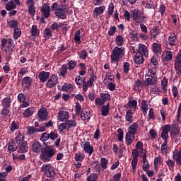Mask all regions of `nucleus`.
<instances>
[{
	"instance_id": "e2e57ef3",
	"label": "nucleus",
	"mask_w": 181,
	"mask_h": 181,
	"mask_svg": "<svg viewBox=\"0 0 181 181\" xmlns=\"http://www.w3.org/2000/svg\"><path fill=\"white\" fill-rule=\"evenodd\" d=\"M107 13L109 16H112V13H114V4L110 3L108 9H107Z\"/></svg>"
},
{
	"instance_id": "13d9d810",
	"label": "nucleus",
	"mask_w": 181,
	"mask_h": 181,
	"mask_svg": "<svg viewBox=\"0 0 181 181\" xmlns=\"http://www.w3.org/2000/svg\"><path fill=\"white\" fill-rule=\"evenodd\" d=\"M97 180H98V175L95 173H92L87 177V181H97Z\"/></svg>"
},
{
	"instance_id": "3c124183",
	"label": "nucleus",
	"mask_w": 181,
	"mask_h": 181,
	"mask_svg": "<svg viewBox=\"0 0 181 181\" xmlns=\"http://www.w3.org/2000/svg\"><path fill=\"white\" fill-rule=\"evenodd\" d=\"M1 114L4 118L9 117V115H11V110H9V107H3V109L1 110Z\"/></svg>"
},
{
	"instance_id": "864d4df0",
	"label": "nucleus",
	"mask_w": 181,
	"mask_h": 181,
	"mask_svg": "<svg viewBox=\"0 0 181 181\" xmlns=\"http://www.w3.org/2000/svg\"><path fill=\"white\" fill-rule=\"evenodd\" d=\"M141 5H146L145 8L146 9H153V2L152 1H148L146 3L145 1L141 2Z\"/></svg>"
},
{
	"instance_id": "09e8293b",
	"label": "nucleus",
	"mask_w": 181,
	"mask_h": 181,
	"mask_svg": "<svg viewBox=\"0 0 181 181\" xmlns=\"http://www.w3.org/2000/svg\"><path fill=\"white\" fill-rule=\"evenodd\" d=\"M16 4L13 2V1H9L6 5V9L7 11H11L12 9H16Z\"/></svg>"
},
{
	"instance_id": "0e129e2a",
	"label": "nucleus",
	"mask_w": 181,
	"mask_h": 181,
	"mask_svg": "<svg viewBox=\"0 0 181 181\" xmlns=\"http://www.w3.org/2000/svg\"><path fill=\"white\" fill-rule=\"evenodd\" d=\"M95 105H98V107H101V105H104V104H105V103L101 98H95Z\"/></svg>"
},
{
	"instance_id": "393cba45",
	"label": "nucleus",
	"mask_w": 181,
	"mask_h": 181,
	"mask_svg": "<svg viewBox=\"0 0 181 181\" xmlns=\"http://www.w3.org/2000/svg\"><path fill=\"white\" fill-rule=\"evenodd\" d=\"M152 51L156 54H161L162 53V45L159 43L154 42L152 45Z\"/></svg>"
},
{
	"instance_id": "c756f323",
	"label": "nucleus",
	"mask_w": 181,
	"mask_h": 181,
	"mask_svg": "<svg viewBox=\"0 0 181 181\" xmlns=\"http://www.w3.org/2000/svg\"><path fill=\"white\" fill-rule=\"evenodd\" d=\"M135 139V134H133L132 133H129V132L126 134V142L127 145L129 146L131 144L134 142V139Z\"/></svg>"
},
{
	"instance_id": "4c0bfd02",
	"label": "nucleus",
	"mask_w": 181,
	"mask_h": 181,
	"mask_svg": "<svg viewBox=\"0 0 181 181\" xmlns=\"http://www.w3.org/2000/svg\"><path fill=\"white\" fill-rule=\"evenodd\" d=\"M84 158H86L84 152H78L75 155V160H76V162H81Z\"/></svg>"
},
{
	"instance_id": "c9c22d12",
	"label": "nucleus",
	"mask_w": 181,
	"mask_h": 181,
	"mask_svg": "<svg viewBox=\"0 0 181 181\" xmlns=\"http://www.w3.org/2000/svg\"><path fill=\"white\" fill-rule=\"evenodd\" d=\"M74 39L77 45H80V43H81V31H80V30H78L75 32Z\"/></svg>"
},
{
	"instance_id": "a211bd4d",
	"label": "nucleus",
	"mask_w": 181,
	"mask_h": 181,
	"mask_svg": "<svg viewBox=\"0 0 181 181\" xmlns=\"http://www.w3.org/2000/svg\"><path fill=\"white\" fill-rule=\"evenodd\" d=\"M38 117L40 121H45L47 118V109L45 107L41 108L38 111Z\"/></svg>"
},
{
	"instance_id": "20e7f679",
	"label": "nucleus",
	"mask_w": 181,
	"mask_h": 181,
	"mask_svg": "<svg viewBox=\"0 0 181 181\" xmlns=\"http://www.w3.org/2000/svg\"><path fill=\"white\" fill-rule=\"evenodd\" d=\"M42 172L47 177H54L56 173L54 172V167L50 164H44L42 167Z\"/></svg>"
},
{
	"instance_id": "37998d69",
	"label": "nucleus",
	"mask_w": 181,
	"mask_h": 181,
	"mask_svg": "<svg viewBox=\"0 0 181 181\" xmlns=\"http://www.w3.org/2000/svg\"><path fill=\"white\" fill-rule=\"evenodd\" d=\"M151 165H149V161H148V159L145 158L143 159V166L142 169L144 172H148L149 170V168Z\"/></svg>"
},
{
	"instance_id": "a19ab883",
	"label": "nucleus",
	"mask_w": 181,
	"mask_h": 181,
	"mask_svg": "<svg viewBox=\"0 0 181 181\" xmlns=\"http://www.w3.org/2000/svg\"><path fill=\"white\" fill-rule=\"evenodd\" d=\"M115 42L117 46H122L125 43V39L122 37V35H117L115 38Z\"/></svg>"
},
{
	"instance_id": "1a4fd4ad",
	"label": "nucleus",
	"mask_w": 181,
	"mask_h": 181,
	"mask_svg": "<svg viewBox=\"0 0 181 181\" xmlns=\"http://www.w3.org/2000/svg\"><path fill=\"white\" fill-rule=\"evenodd\" d=\"M172 126L170 124L164 125L161 127V138L164 141H168V138H169V132H170V129Z\"/></svg>"
},
{
	"instance_id": "f3484780",
	"label": "nucleus",
	"mask_w": 181,
	"mask_h": 181,
	"mask_svg": "<svg viewBox=\"0 0 181 181\" xmlns=\"http://www.w3.org/2000/svg\"><path fill=\"white\" fill-rule=\"evenodd\" d=\"M170 135L172 138H176L180 135V127L177 124L172 125Z\"/></svg>"
},
{
	"instance_id": "f8f14e48",
	"label": "nucleus",
	"mask_w": 181,
	"mask_h": 181,
	"mask_svg": "<svg viewBox=\"0 0 181 181\" xmlns=\"http://www.w3.org/2000/svg\"><path fill=\"white\" fill-rule=\"evenodd\" d=\"M31 37L30 39L35 42L36 40V37H39L40 35V30L37 28V25H33L30 30Z\"/></svg>"
},
{
	"instance_id": "f03ea898",
	"label": "nucleus",
	"mask_w": 181,
	"mask_h": 181,
	"mask_svg": "<svg viewBox=\"0 0 181 181\" xmlns=\"http://www.w3.org/2000/svg\"><path fill=\"white\" fill-rule=\"evenodd\" d=\"M124 56H125V48L122 47H115L110 56V59L112 62L115 63V62H119Z\"/></svg>"
},
{
	"instance_id": "052dcab7",
	"label": "nucleus",
	"mask_w": 181,
	"mask_h": 181,
	"mask_svg": "<svg viewBox=\"0 0 181 181\" xmlns=\"http://www.w3.org/2000/svg\"><path fill=\"white\" fill-rule=\"evenodd\" d=\"M151 35L153 37V39H156V36L159 35V32L158 31V28H156V27L152 28Z\"/></svg>"
},
{
	"instance_id": "a878e982",
	"label": "nucleus",
	"mask_w": 181,
	"mask_h": 181,
	"mask_svg": "<svg viewBox=\"0 0 181 181\" xmlns=\"http://www.w3.org/2000/svg\"><path fill=\"white\" fill-rule=\"evenodd\" d=\"M134 63H136V64H142V63H144V55L142 54V52H137L136 53Z\"/></svg>"
},
{
	"instance_id": "0eeeda50",
	"label": "nucleus",
	"mask_w": 181,
	"mask_h": 181,
	"mask_svg": "<svg viewBox=\"0 0 181 181\" xmlns=\"http://www.w3.org/2000/svg\"><path fill=\"white\" fill-rule=\"evenodd\" d=\"M59 81V77L56 74H53L49 76L47 82H46V87L48 88H53V87H56L57 85V82Z\"/></svg>"
},
{
	"instance_id": "680f3d73",
	"label": "nucleus",
	"mask_w": 181,
	"mask_h": 181,
	"mask_svg": "<svg viewBox=\"0 0 181 181\" xmlns=\"http://www.w3.org/2000/svg\"><path fill=\"white\" fill-rule=\"evenodd\" d=\"M66 125L68 127L69 129L70 128H74V127H76V125H77V124L76 123V121L74 120H66Z\"/></svg>"
},
{
	"instance_id": "79ce46f5",
	"label": "nucleus",
	"mask_w": 181,
	"mask_h": 181,
	"mask_svg": "<svg viewBox=\"0 0 181 181\" xmlns=\"http://www.w3.org/2000/svg\"><path fill=\"white\" fill-rule=\"evenodd\" d=\"M22 35V31L20 28H16L14 29L13 35V37L15 40H18L19 37Z\"/></svg>"
},
{
	"instance_id": "c03bdc74",
	"label": "nucleus",
	"mask_w": 181,
	"mask_h": 181,
	"mask_svg": "<svg viewBox=\"0 0 181 181\" xmlns=\"http://www.w3.org/2000/svg\"><path fill=\"white\" fill-rule=\"evenodd\" d=\"M62 90L67 93H71V91H73V85L64 83L62 86Z\"/></svg>"
},
{
	"instance_id": "ddd939ff",
	"label": "nucleus",
	"mask_w": 181,
	"mask_h": 181,
	"mask_svg": "<svg viewBox=\"0 0 181 181\" xmlns=\"http://www.w3.org/2000/svg\"><path fill=\"white\" fill-rule=\"evenodd\" d=\"M40 11H41V13H42V16H44V18H49L50 17V12H51V9L49 6H48L46 4H42V6L40 8Z\"/></svg>"
},
{
	"instance_id": "f704fd0d",
	"label": "nucleus",
	"mask_w": 181,
	"mask_h": 181,
	"mask_svg": "<svg viewBox=\"0 0 181 181\" xmlns=\"http://www.w3.org/2000/svg\"><path fill=\"white\" fill-rule=\"evenodd\" d=\"M134 113L132 112V110H129L126 112L125 119L127 121V122H129V124H132L134 122L133 118Z\"/></svg>"
},
{
	"instance_id": "b1692460",
	"label": "nucleus",
	"mask_w": 181,
	"mask_h": 181,
	"mask_svg": "<svg viewBox=\"0 0 181 181\" xmlns=\"http://www.w3.org/2000/svg\"><path fill=\"white\" fill-rule=\"evenodd\" d=\"M139 129V125L138 124L137 122H134L129 127H128V132L130 134H136V132H138V129Z\"/></svg>"
},
{
	"instance_id": "cd10ccee",
	"label": "nucleus",
	"mask_w": 181,
	"mask_h": 181,
	"mask_svg": "<svg viewBox=\"0 0 181 181\" xmlns=\"http://www.w3.org/2000/svg\"><path fill=\"white\" fill-rule=\"evenodd\" d=\"M101 115L103 117H107L110 114V103H107L105 105H103L100 108Z\"/></svg>"
},
{
	"instance_id": "e433bc0d",
	"label": "nucleus",
	"mask_w": 181,
	"mask_h": 181,
	"mask_svg": "<svg viewBox=\"0 0 181 181\" xmlns=\"http://www.w3.org/2000/svg\"><path fill=\"white\" fill-rule=\"evenodd\" d=\"M1 105L3 108H10L11 107V98H5L1 102Z\"/></svg>"
},
{
	"instance_id": "5fc2aeb1",
	"label": "nucleus",
	"mask_w": 181,
	"mask_h": 181,
	"mask_svg": "<svg viewBox=\"0 0 181 181\" xmlns=\"http://www.w3.org/2000/svg\"><path fill=\"white\" fill-rule=\"evenodd\" d=\"M50 139V135L48 133H42L40 137V141H42V142H46V141H49V139Z\"/></svg>"
},
{
	"instance_id": "72a5a7b5",
	"label": "nucleus",
	"mask_w": 181,
	"mask_h": 181,
	"mask_svg": "<svg viewBox=\"0 0 181 181\" xmlns=\"http://www.w3.org/2000/svg\"><path fill=\"white\" fill-rule=\"evenodd\" d=\"M7 25L10 29H18L19 23L16 20H10L8 21Z\"/></svg>"
},
{
	"instance_id": "4468645a",
	"label": "nucleus",
	"mask_w": 181,
	"mask_h": 181,
	"mask_svg": "<svg viewBox=\"0 0 181 181\" xmlns=\"http://www.w3.org/2000/svg\"><path fill=\"white\" fill-rule=\"evenodd\" d=\"M158 61L156 60V57L153 56L151 59V62L148 65V70H151L153 71V70H155V71H158Z\"/></svg>"
},
{
	"instance_id": "603ef678",
	"label": "nucleus",
	"mask_w": 181,
	"mask_h": 181,
	"mask_svg": "<svg viewBox=\"0 0 181 181\" xmlns=\"http://www.w3.org/2000/svg\"><path fill=\"white\" fill-rule=\"evenodd\" d=\"M77 63H76V62L71 60L69 61L67 64H66V67L68 69V70H74V67H76Z\"/></svg>"
},
{
	"instance_id": "2f4dec72",
	"label": "nucleus",
	"mask_w": 181,
	"mask_h": 181,
	"mask_svg": "<svg viewBox=\"0 0 181 181\" xmlns=\"http://www.w3.org/2000/svg\"><path fill=\"white\" fill-rule=\"evenodd\" d=\"M139 49L140 52L143 53V54L146 57H148L149 56V50H148V47H146V45H143V44H139Z\"/></svg>"
},
{
	"instance_id": "39448f33",
	"label": "nucleus",
	"mask_w": 181,
	"mask_h": 181,
	"mask_svg": "<svg viewBox=\"0 0 181 181\" xmlns=\"http://www.w3.org/2000/svg\"><path fill=\"white\" fill-rule=\"evenodd\" d=\"M138 156H139V151H138L137 149H133L132 150V157L133 159L132 160V169L130 170V172L133 173V175H135L136 173V166L138 165Z\"/></svg>"
},
{
	"instance_id": "ea45409f",
	"label": "nucleus",
	"mask_w": 181,
	"mask_h": 181,
	"mask_svg": "<svg viewBox=\"0 0 181 181\" xmlns=\"http://www.w3.org/2000/svg\"><path fill=\"white\" fill-rule=\"evenodd\" d=\"M23 141H25V136H23V134H22V133L19 132L18 134L16 137V142L17 145H21V144H22V142H23Z\"/></svg>"
},
{
	"instance_id": "8fccbe9b",
	"label": "nucleus",
	"mask_w": 181,
	"mask_h": 181,
	"mask_svg": "<svg viewBox=\"0 0 181 181\" xmlns=\"http://www.w3.org/2000/svg\"><path fill=\"white\" fill-rule=\"evenodd\" d=\"M138 105V101L135 100H129L127 105L129 108L134 109L136 108V105Z\"/></svg>"
},
{
	"instance_id": "69168bd1",
	"label": "nucleus",
	"mask_w": 181,
	"mask_h": 181,
	"mask_svg": "<svg viewBox=\"0 0 181 181\" xmlns=\"http://www.w3.org/2000/svg\"><path fill=\"white\" fill-rule=\"evenodd\" d=\"M100 165L103 169H105L107 168V165H108V160L105 158H102L100 159Z\"/></svg>"
},
{
	"instance_id": "de8ad7c7",
	"label": "nucleus",
	"mask_w": 181,
	"mask_h": 181,
	"mask_svg": "<svg viewBox=\"0 0 181 181\" xmlns=\"http://www.w3.org/2000/svg\"><path fill=\"white\" fill-rule=\"evenodd\" d=\"M161 153L166 155L168 153V141H164L160 147Z\"/></svg>"
},
{
	"instance_id": "6e6d98bb",
	"label": "nucleus",
	"mask_w": 181,
	"mask_h": 181,
	"mask_svg": "<svg viewBox=\"0 0 181 181\" xmlns=\"http://www.w3.org/2000/svg\"><path fill=\"white\" fill-rule=\"evenodd\" d=\"M100 97L105 103H106V101H108V100L111 98V95L108 93H100Z\"/></svg>"
},
{
	"instance_id": "aec40b11",
	"label": "nucleus",
	"mask_w": 181,
	"mask_h": 181,
	"mask_svg": "<svg viewBox=\"0 0 181 181\" xmlns=\"http://www.w3.org/2000/svg\"><path fill=\"white\" fill-rule=\"evenodd\" d=\"M105 9V7H104V6H100V7L95 8L94 11H93V18H95V19H97V18H98V16H101V15H103V13H104Z\"/></svg>"
},
{
	"instance_id": "412c9836",
	"label": "nucleus",
	"mask_w": 181,
	"mask_h": 181,
	"mask_svg": "<svg viewBox=\"0 0 181 181\" xmlns=\"http://www.w3.org/2000/svg\"><path fill=\"white\" fill-rule=\"evenodd\" d=\"M32 86V78L29 76L24 77L22 80V87L29 88Z\"/></svg>"
},
{
	"instance_id": "7ed1b4c3",
	"label": "nucleus",
	"mask_w": 181,
	"mask_h": 181,
	"mask_svg": "<svg viewBox=\"0 0 181 181\" xmlns=\"http://www.w3.org/2000/svg\"><path fill=\"white\" fill-rule=\"evenodd\" d=\"M156 71L154 70H148L145 74L146 77V83H147L148 87L149 86H153L156 81H158V78H156Z\"/></svg>"
},
{
	"instance_id": "7c9ffc66",
	"label": "nucleus",
	"mask_w": 181,
	"mask_h": 181,
	"mask_svg": "<svg viewBox=\"0 0 181 181\" xmlns=\"http://www.w3.org/2000/svg\"><path fill=\"white\" fill-rule=\"evenodd\" d=\"M28 149H29V148L28 147V141H26L18 145V151L21 153H25V152H28Z\"/></svg>"
},
{
	"instance_id": "423d86ee",
	"label": "nucleus",
	"mask_w": 181,
	"mask_h": 181,
	"mask_svg": "<svg viewBox=\"0 0 181 181\" xmlns=\"http://www.w3.org/2000/svg\"><path fill=\"white\" fill-rule=\"evenodd\" d=\"M132 19L136 23H142L145 20V16L142 11L139 9H135L132 11Z\"/></svg>"
},
{
	"instance_id": "473e14b6",
	"label": "nucleus",
	"mask_w": 181,
	"mask_h": 181,
	"mask_svg": "<svg viewBox=\"0 0 181 181\" xmlns=\"http://www.w3.org/2000/svg\"><path fill=\"white\" fill-rule=\"evenodd\" d=\"M177 39V37H176L175 33H173L170 35V36L168 37V43L170 46H176L177 42L176 40Z\"/></svg>"
},
{
	"instance_id": "4be33fe9",
	"label": "nucleus",
	"mask_w": 181,
	"mask_h": 181,
	"mask_svg": "<svg viewBox=\"0 0 181 181\" xmlns=\"http://www.w3.org/2000/svg\"><path fill=\"white\" fill-rule=\"evenodd\" d=\"M32 149L33 152L39 153L40 152H42L43 147L42 146V144L39 143V141H35L32 144Z\"/></svg>"
},
{
	"instance_id": "5701e85b",
	"label": "nucleus",
	"mask_w": 181,
	"mask_h": 181,
	"mask_svg": "<svg viewBox=\"0 0 181 181\" xmlns=\"http://www.w3.org/2000/svg\"><path fill=\"white\" fill-rule=\"evenodd\" d=\"M81 118L83 121H87V119H90V118H91V112L88 109H84L82 110L81 113Z\"/></svg>"
},
{
	"instance_id": "bf43d9fd",
	"label": "nucleus",
	"mask_w": 181,
	"mask_h": 181,
	"mask_svg": "<svg viewBox=\"0 0 181 181\" xmlns=\"http://www.w3.org/2000/svg\"><path fill=\"white\" fill-rule=\"evenodd\" d=\"M44 37L45 39H50L52 37V30L49 28H46L44 31Z\"/></svg>"
},
{
	"instance_id": "49530a36",
	"label": "nucleus",
	"mask_w": 181,
	"mask_h": 181,
	"mask_svg": "<svg viewBox=\"0 0 181 181\" xmlns=\"http://www.w3.org/2000/svg\"><path fill=\"white\" fill-rule=\"evenodd\" d=\"M67 65L63 64L61 66L59 76H62L63 77H66V74H67Z\"/></svg>"
},
{
	"instance_id": "2eb2a0df",
	"label": "nucleus",
	"mask_w": 181,
	"mask_h": 181,
	"mask_svg": "<svg viewBox=\"0 0 181 181\" xmlns=\"http://www.w3.org/2000/svg\"><path fill=\"white\" fill-rule=\"evenodd\" d=\"M173 159L175 161L177 165L181 166V151L174 150L173 152Z\"/></svg>"
},
{
	"instance_id": "c85d7f7f",
	"label": "nucleus",
	"mask_w": 181,
	"mask_h": 181,
	"mask_svg": "<svg viewBox=\"0 0 181 181\" xmlns=\"http://www.w3.org/2000/svg\"><path fill=\"white\" fill-rule=\"evenodd\" d=\"M33 112H35V108L33 107H28L23 112V115L24 118H29L33 115Z\"/></svg>"
},
{
	"instance_id": "338daca9",
	"label": "nucleus",
	"mask_w": 181,
	"mask_h": 181,
	"mask_svg": "<svg viewBox=\"0 0 181 181\" xmlns=\"http://www.w3.org/2000/svg\"><path fill=\"white\" fill-rule=\"evenodd\" d=\"M79 58L81 59V60H84L87 59V51L82 50L80 52H78Z\"/></svg>"
},
{
	"instance_id": "4d7b16f0",
	"label": "nucleus",
	"mask_w": 181,
	"mask_h": 181,
	"mask_svg": "<svg viewBox=\"0 0 181 181\" xmlns=\"http://www.w3.org/2000/svg\"><path fill=\"white\" fill-rule=\"evenodd\" d=\"M27 132L28 135H33V134H36V132H37V130L33 127L28 126L27 127Z\"/></svg>"
},
{
	"instance_id": "9b49d317",
	"label": "nucleus",
	"mask_w": 181,
	"mask_h": 181,
	"mask_svg": "<svg viewBox=\"0 0 181 181\" xmlns=\"http://www.w3.org/2000/svg\"><path fill=\"white\" fill-rule=\"evenodd\" d=\"M57 118L61 122H67V120L70 118V115L67 111L60 110L57 114Z\"/></svg>"
},
{
	"instance_id": "9d476101",
	"label": "nucleus",
	"mask_w": 181,
	"mask_h": 181,
	"mask_svg": "<svg viewBox=\"0 0 181 181\" xmlns=\"http://www.w3.org/2000/svg\"><path fill=\"white\" fill-rule=\"evenodd\" d=\"M55 15L60 19H66L67 17V15L66 14V6H59V7L55 10Z\"/></svg>"
},
{
	"instance_id": "6ab92c4d",
	"label": "nucleus",
	"mask_w": 181,
	"mask_h": 181,
	"mask_svg": "<svg viewBox=\"0 0 181 181\" xmlns=\"http://www.w3.org/2000/svg\"><path fill=\"white\" fill-rule=\"evenodd\" d=\"M173 57V53L170 51H165L163 52L162 54V61L165 63L166 62H170Z\"/></svg>"
},
{
	"instance_id": "774afa93",
	"label": "nucleus",
	"mask_w": 181,
	"mask_h": 181,
	"mask_svg": "<svg viewBox=\"0 0 181 181\" xmlns=\"http://www.w3.org/2000/svg\"><path fill=\"white\" fill-rule=\"evenodd\" d=\"M18 100L19 103H23V101H26V96L23 93H19L18 95Z\"/></svg>"
},
{
	"instance_id": "f257e3e1",
	"label": "nucleus",
	"mask_w": 181,
	"mask_h": 181,
	"mask_svg": "<svg viewBox=\"0 0 181 181\" xmlns=\"http://www.w3.org/2000/svg\"><path fill=\"white\" fill-rule=\"evenodd\" d=\"M47 148H45L40 154V159H42L44 162H50L52 158L54 155H56V151L53 148V147H49V144H45Z\"/></svg>"
},
{
	"instance_id": "6e6552de",
	"label": "nucleus",
	"mask_w": 181,
	"mask_h": 181,
	"mask_svg": "<svg viewBox=\"0 0 181 181\" xmlns=\"http://www.w3.org/2000/svg\"><path fill=\"white\" fill-rule=\"evenodd\" d=\"M81 148H83V152L88 155V156H91L93 152H94V147L91 146L90 141L82 142Z\"/></svg>"
},
{
	"instance_id": "a18cd8bd",
	"label": "nucleus",
	"mask_w": 181,
	"mask_h": 181,
	"mask_svg": "<svg viewBox=\"0 0 181 181\" xmlns=\"http://www.w3.org/2000/svg\"><path fill=\"white\" fill-rule=\"evenodd\" d=\"M141 110L144 117H146V114H148V105H146V102L145 100L141 102Z\"/></svg>"
},
{
	"instance_id": "bb28decb",
	"label": "nucleus",
	"mask_w": 181,
	"mask_h": 181,
	"mask_svg": "<svg viewBox=\"0 0 181 181\" xmlns=\"http://www.w3.org/2000/svg\"><path fill=\"white\" fill-rule=\"evenodd\" d=\"M144 88V83H142V81L137 79L134 82V85L133 86V89L134 91H141Z\"/></svg>"
},
{
	"instance_id": "58836bf2",
	"label": "nucleus",
	"mask_w": 181,
	"mask_h": 181,
	"mask_svg": "<svg viewBox=\"0 0 181 181\" xmlns=\"http://www.w3.org/2000/svg\"><path fill=\"white\" fill-rule=\"evenodd\" d=\"M16 149H18L16 143H15L13 141H10L8 143V150L10 151V152H15Z\"/></svg>"
},
{
	"instance_id": "dca6fc26",
	"label": "nucleus",
	"mask_w": 181,
	"mask_h": 181,
	"mask_svg": "<svg viewBox=\"0 0 181 181\" xmlns=\"http://www.w3.org/2000/svg\"><path fill=\"white\" fill-rule=\"evenodd\" d=\"M50 77V72L42 71L38 74V78L42 83H47L48 78Z\"/></svg>"
}]
</instances>
